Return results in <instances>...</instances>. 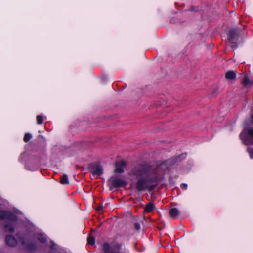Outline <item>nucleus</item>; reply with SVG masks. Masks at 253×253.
<instances>
[{
  "mask_svg": "<svg viewBox=\"0 0 253 253\" xmlns=\"http://www.w3.org/2000/svg\"><path fill=\"white\" fill-rule=\"evenodd\" d=\"M102 210H103V207L102 206H98L97 208H96V210L98 211H102Z\"/></svg>",
  "mask_w": 253,
  "mask_h": 253,
  "instance_id": "23",
  "label": "nucleus"
},
{
  "mask_svg": "<svg viewBox=\"0 0 253 253\" xmlns=\"http://www.w3.org/2000/svg\"><path fill=\"white\" fill-rule=\"evenodd\" d=\"M155 205L153 203L150 202L147 204L145 208V212L149 213L155 209Z\"/></svg>",
  "mask_w": 253,
  "mask_h": 253,
  "instance_id": "11",
  "label": "nucleus"
},
{
  "mask_svg": "<svg viewBox=\"0 0 253 253\" xmlns=\"http://www.w3.org/2000/svg\"><path fill=\"white\" fill-rule=\"evenodd\" d=\"M102 167L98 164L92 165L90 167V171L94 175L99 176L103 173Z\"/></svg>",
  "mask_w": 253,
  "mask_h": 253,
  "instance_id": "6",
  "label": "nucleus"
},
{
  "mask_svg": "<svg viewBox=\"0 0 253 253\" xmlns=\"http://www.w3.org/2000/svg\"><path fill=\"white\" fill-rule=\"evenodd\" d=\"M243 84L245 86H251L253 85V83L247 76H245L243 80Z\"/></svg>",
  "mask_w": 253,
  "mask_h": 253,
  "instance_id": "12",
  "label": "nucleus"
},
{
  "mask_svg": "<svg viewBox=\"0 0 253 253\" xmlns=\"http://www.w3.org/2000/svg\"><path fill=\"white\" fill-rule=\"evenodd\" d=\"M134 228L136 230H139L140 229V225L138 222H135L134 223Z\"/></svg>",
  "mask_w": 253,
  "mask_h": 253,
  "instance_id": "21",
  "label": "nucleus"
},
{
  "mask_svg": "<svg viewBox=\"0 0 253 253\" xmlns=\"http://www.w3.org/2000/svg\"><path fill=\"white\" fill-rule=\"evenodd\" d=\"M60 183L62 184H68L69 183L67 175L66 174H64L63 176L61 177Z\"/></svg>",
  "mask_w": 253,
  "mask_h": 253,
  "instance_id": "15",
  "label": "nucleus"
},
{
  "mask_svg": "<svg viewBox=\"0 0 253 253\" xmlns=\"http://www.w3.org/2000/svg\"><path fill=\"white\" fill-rule=\"evenodd\" d=\"M32 138V136L30 133L25 134L24 137V141L25 142H28Z\"/></svg>",
  "mask_w": 253,
  "mask_h": 253,
  "instance_id": "18",
  "label": "nucleus"
},
{
  "mask_svg": "<svg viewBox=\"0 0 253 253\" xmlns=\"http://www.w3.org/2000/svg\"><path fill=\"white\" fill-rule=\"evenodd\" d=\"M6 240V243L8 246L14 247L17 245V241L14 237L11 236H7Z\"/></svg>",
  "mask_w": 253,
  "mask_h": 253,
  "instance_id": "8",
  "label": "nucleus"
},
{
  "mask_svg": "<svg viewBox=\"0 0 253 253\" xmlns=\"http://www.w3.org/2000/svg\"><path fill=\"white\" fill-rule=\"evenodd\" d=\"M37 123L38 124H41L43 123V117L41 115H38L36 117Z\"/></svg>",
  "mask_w": 253,
  "mask_h": 253,
  "instance_id": "19",
  "label": "nucleus"
},
{
  "mask_svg": "<svg viewBox=\"0 0 253 253\" xmlns=\"http://www.w3.org/2000/svg\"><path fill=\"white\" fill-rule=\"evenodd\" d=\"M181 188L184 190H185L187 188V185L186 184H182L181 185Z\"/></svg>",
  "mask_w": 253,
  "mask_h": 253,
  "instance_id": "22",
  "label": "nucleus"
},
{
  "mask_svg": "<svg viewBox=\"0 0 253 253\" xmlns=\"http://www.w3.org/2000/svg\"><path fill=\"white\" fill-rule=\"evenodd\" d=\"M121 244L115 243L112 245L106 243L103 245V250L105 253H120Z\"/></svg>",
  "mask_w": 253,
  "mask_h": 253,
  "instance_id": "3",
  "label": "nucleus"
},
{
  "mask_svg": "<svg viewBox=\"0 0 253 253\" xmlns=\"http://www.w3.org/2000/svg\"><path fill=\"white\" fill-rule=\"evenodd\" d=\"M11 221L9 223H6L5 224L4 227L6 231H9L10 232H13L14 231V229L11 224Z\"/></svg>",
  "mask_w": 253,
  "mask_h": 253,
  "instance_id": "16",
  "label": "nucleus"
},
{
  "mask_svg": "<svg viewBox=\"0 0 253 253\" xmlns=\"http://www.w3.org/2000/svg\"><path fill=\"white\" fill-rule=\"evenodd\" d=\"M169 213L170 217L173 219H175L178 216L179 211L177 209L174 208L169 211Z\"/></svg>",
  "mask_w": 253,
  "mask_h": 253,
  "instance_id": "9",
  "label": "nucleus"
},
{
  "mask_svg": "<svg viewBox=\"0 0 253 253\" xmlns=\"http://www.w3.org/2000/svg\"><path fill=\"white\" fill-rule=\"evenodd\" d=\"M95 243V239L93 237H89L87 239V243L89 245H93Z\"/></svg>",
  "mask_w": 253,
  "mask_h": 253,
  "instance_id": "17",
  "label": "nucleus"
},
{
  "mask_svg": "<svg viewBox=\"0 0 253 253\" xmlns=\"http://www.w3.org/2000/svg\"><path fill=\"white\" fill-rule=\"evenodd\" d=\"M236 74L234 71H228L226 73L225 78L227 80H234L236 78Z\"/></svg>",
  "mask_w": 253,
  "mask_h": 253,
  "instance_id": "10",
  "label": "nucleus"
},
{
  "mask_svg": "<svg viewBox=\"0 0 253 253\" xmlns=\"http://www.w3.org/2000/svg\"><path fill=\"white\" fill-rule=\"evenodd\" d=\"M37 239L41 243H45L46 241V237L41 233H38L37 235Z\"/></svg>",
  "mask_w": 253,
  "mask_h": 253,
  "instance_id": "13",
  "label": "nucleus"
},
{
  "mask_svg": "<svg viewBox=\"0 0 253 253\" xmlns=\"http://www.w3.org/2000/svg\"><path fill=\"white\" fill-rule=\"evenodd\" d=\"M127 184L125 180L115 176L111 177L108 181L110 189L124 187Z\"/></svg>",
  "mask_w": 253,
  "mask_h": 253,
  "instance_id": "2",
  "label": "nucleus"
},
{
  "mask_svg": "<svg viewBox=\"0 0 253 253\" xmlns=\"http://www.w3.org/2000/svg\"><path fill=\"white\" fill-rule=\"evenodd\" d=\"M248 134L250 137L252 138L251 141H247L246 143L247 144H253V128L249 129Z\"/></svg>",
  "mask_w": 253,
  "mask_h": 253,
  "instance_id": "14",
  "label": "nucleus"
},
{
  "mask_svg": "<svg viewBox=\"0 0 253 253\" xmlns=\"http://www.w3.org/2000/svg\"><path fill=\"white\" fill-rule=\"evenodd\" d=\"M126 166V163L125 161H122L120 164H116V169H115V173H122L124 172L123 168Z\"/></svg>",
  "mask_w": 253,
  "mask_h": 253,
  "instance_id": "7",
  "label": "nucleus"
},
{
  "mask_svg": "<svg viewBox=\"0 0 253 253\" xmlns=\"http://www.w3.org/2000/svg\"><path fill=\"white\" fill-rule=\"evenodd\" d=\"M238 32L236 29H231L229 31L228 35V41L231 44V47L234 50L237 47V44L235 42L236 38L237 36Z\"/></svg>",
  "mask_w": 253,
  "mask_h": 253,
  "instance_id": "4",
  "label": "nucleus"
},
{
  "mask_svg": "<svg viewBox=\"0 0 253 253\" xmlns=\"http://www.w3.org/2000/svg\"><path fill=\"white\" fill-rule=\"evenodd\" d=\"M6 215L7 213L2 211H0V219L4 218Z\"/></svg>",
  "mask_w": 253,
  "mask_h": 253,
  "instance_id": "20",
  "label": "nucleus"
},
{
  "mask_svg": "<svg viewBox=\"0 0 253 253\" xmlns=\"http://www.w3.org/2000/svg\"><path fill=\"white\" fill-rule=\"evenodd\" d=\"M167 169L165 162L157 166L138 165L132 169L129 175L136 180L133 185L138 191L148 190L150 191L155 188L160 180V176Z\"/></svg>",
  "mask_w": 253,
  "mask_h": 253,
  "instance_id": "1",
  "label": "nucleus"
},
{
  "mask_svg": "<svg viewBox=\"0 0 253 253\" xmlns=\"http://www.w3.org/2000/svg\"><path fill=\"white\" fill-rule=\"evenodd\" d=\"M20 242L23 247L27 250H32L36 247L35 243L30 239L29 236H25L21 238Z\"/></svg>",
  "mask_w": 253,
  "mask_h": 253,
  "instance_id": "5",
  "label": "nucleus"
}]
</instances>
